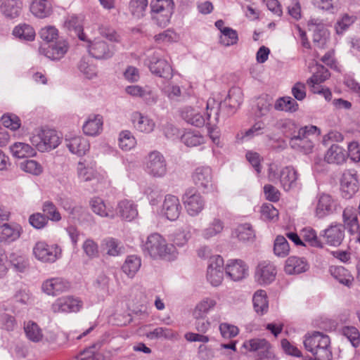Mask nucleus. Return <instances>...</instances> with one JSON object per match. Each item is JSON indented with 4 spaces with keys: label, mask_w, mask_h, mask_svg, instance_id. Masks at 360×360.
I'll return each instance as SVG.
<instances>
[{
    "label": "nucleus",
    "mask_w": 360,
    "mask_h": 360,
    "mask_svg": "<svg viewBox=\"0 0 360 360\" xmlns=\"http://www.w3.org/2000/svg\"><path fill=\"white\" fill-rule=\"evenodd\" d=\"M143 250L153 259H172L177 252L173 244H169L159 233L149 235L143 245Z\"/></svg>",
    "instance_id": "nucleus-1"
},
{
    "label": "nucleus",
    "mask_w": 360,
    "mask_h": 360,
    "mask_svg": "<svg viewBox=\"0 0 360 360\" xmlns=\"http://www.w3.org/2000/svg\"><path fill=\"white\" fill-rule=\"evenodd\" d=\"M303 343L304 348L311 352L314 357L332 360L333 353L330 339L328 335L314 331L311 334H307L304 336Z\"/></svg>",
    "instance_id": "nucleus-2"
},
{
    "label": "nucleus",
    "mask_w": 360,
    "mask_h": 360,
    "mask_svg": "<svg viewBox=\"0 0 360 360\" xmlns=\"http://www.w3.org/2000/svg\"><path fill=\"white\" fill-rule=\"evenodd\" d=\"M236 91H230L227 98L224 100V103L217 101L214 98H209L206 103V123L207 125H216L219 122V115L221 106H229V110L225 112L223 110L224 117H228L232 115L235 109L240 105V99H235L234 96Z\"/></svg>",
    "instance_id": "nucleus-3"
},
{
    "label": "nucleus",
    "mask_w": 360,
    "mask_h": 360,
    "mask_svg": "<svg viewBox=\"0 0 360 360\" xmlns=\"http://www.w3.org/2000/svg\"><path fill=\"white\" fill-rule=\"evenodd\" d=\"M320 131L316 126L310 125L300 127L296 136L289 139L290 147L304 154L312 153L314 142Z\"/></svg>",
    "instance_id": "nucleus-4"
},
{
    "label": "nucleus",
    "mask_w": 360,
    "mask_h": 360,
    "mask_svg": "<svg viewBox=\"0 0 360 360\" xmlns=\"http://www.w3.org/2000/svg\"><path fill=\"white\" fill-rule=\"evenodd\" d=\"M30 141L39 152L53 150L57 148L60 142L56 131L49 129L35 130L30 137Z\"/></svg>",
    "instance_id": "nucleus-5"
},
{
    "label": "nucleus",
    "mask_w": 360,
    "mask_h": 360,
    "mask_svg": "<svg viewBox=\"0 0 360 360\" xmlns=\"http://www.w3.org/2000/svg\"><path fill=\"white\" fill-rule=\"evenodd\" d=\"M145 171L153 178L164 177L167 172V161L163 155L157 150L148 153L145 160Z\"/></svg>",
    "instance_id": "nucleus-6"
},
{
    "label": "nucleus",
    "mask_w": 360,
    "mask_h": 360,
    "mask_svg": "<svg viewBox=\"0 0 360 360\" xmlns=\"http://www.w3.org/2000/svg\"><path fill=\"white\" fill-rule=\"evenodd\" d=\"M150 6L157 23L161 27L167 26L174 12L173 0H152Z\"/></svg>",
    "instance_id": "nucleus-7"
},
{
    "label": "nucleus",
    "mask_w": 360,
    "mask_h": 360,
    "mask_svg": "<svg viewBox=\"0 0 360 360\" xmlns=\"http://www.w3.org/2000/svg\"><path fill=\"white\" fill-rule=\"evenodd\" d=\"M32 252L38 261L51 264L61 257L62 250L57 244L49 245L44 241H38L34 244Z\"/></svg>",
    "instance_id": "nucleus-8"
},
{
    "label": "nucleus",
    "mask_w": 360,
    "mask_h": 360,
    "mask_svg": "<svg viewBox=\"0 0 360 360\" xmlns=\"http://www.w3.org/2000/svg\"><path fill=\"white\" fill-rule=\"evenodd\" d=\"M162 51L157 50L149 58V69L150 72L160 77L169 79L173 76L171 65L164 59Z\"/></svg>",
    "instance_id": "nucleus-9"
},
{
    "label": "nucleus",
    "mask_w": 360,
    "mask_h": 360,
    "mask_svg": "<svg viewBox=\"0 0 360 360\" xmlns=\"http://www.w3.org/2000/svg\"><path fill=\"white\" fill-rule=\"evenodd\" d=\"M182 200L188 215L198 216L205 207V200L200 193L195 188L186 190Z\"/></svg>",
    "instance_id": "nucleus-10"
},
{
    "label": "nucleus",
    "mask_w": 360,
    "mask_h": 360,
    "mask_svg": "<svg viewBox=\"0 0 360 360\" xmlns=\"http://www.w3.org/2000/svg\"><path fill=\"white\" fill-rule=\"evenodd\" d=\"M82 306L83 303L79 298L68 295L57 298L52 303L51 309L54 314L77 313Z\"/></svg>",
    "instance_id": "nucleus-11"
},
{
    "label": "nucleus",
    "mask_w": 360,
    "mask_h": 360,
    "mask_svg": "<svg viewBox=\"0 0 360 360\" xmlns=\"http://www.w3.org/2000/svg\"><path fill=\"white\" fill-rule=\"evenodd\" d=\"M181 210V205L176 196L171 194H167L165 196L160 209V214L162 217L171 221H174L179 217Z\"/></svg>",
    "instance_id": "nucleus-12"
},
{
    "label": "nucleus",
    "mask_w": 360,
    "mask_h": 360,
    "mask_svg": "<svg viewBox=\"0 0 360 360\" xmlns=\"http://www.w3.org/2000/svg\"><path fill=\"white\" fill-rule=\"evenodd\" d=\"M310 31L313 32V42L320 49L326 47L329 40L330 32L322 20L317 18L310 19L308 22Z\"/></svg>",
    "instance_id": "nucleus-13"
},
{
    "label": "nucleus",
    "mask_w": 360,
    "mask_h": 360,
    "mask_svg": "<svg viewBox=\"0 0 360 360\" xmlns=\"http://www.w3.org/2000/svg\"><path fill=\"white\" fill-rule=\"evenodd\" d=\"M326 243L330 246H339L345 238V226L340 223L333 222L320 234Z\"/></svg>",
    "instance_id": "nucleus-14"
},
{
    "label": "nucleus",
    "mask_w": 360,
    "mask_h": 360,
    "mask_svg": "<svg viewBox=\"0 0 360 360\" xmlns=\"http://www.w3.org/2000/svg\"><path fill=\"white\" fill-rule=\"evenodd\" d=\"M277 271L274 264L269 261H263L258 264L255 273V281L260 285H269L276 278Z\"/></svg>",
    "instance_id": "nucleus-15"
},
{
    "label": "nucleus",
    "mask_w": 360,
    "mask_h": 360,
    "mask_svg": "<svg viewBox=\"0 0 360 360\" xmlns=\"http://www.w3.org/2000/svg\"><path fill=\"white\" fill-rule=\"evenodd\" d=\"M340 190L342 196L350 199L359 190V184L356 174L351 170L345 171L341 179Z\"/></svg>",
    "instance_id": "nucleus-16"
},
{
    "label": "nucleus",
    "mask_w": 360,
    "mask_h": 360,
    "mask_svg": "<svg viewBox=\"0 0 360 360\" xmlns=\"http://www.w3.org/2000/svg\"><path fill=\"white\" fill-rule=\"evenodd\" d=\"M130 120L134 128L142 133L150 134L153 131L155 127L154 120L139 111L133 112Z\"/></svg>",
    "instance_id": "nucleus-17"
},
{
    "label": "nucleus",
    "mask_w": 360,
    "mask_h": 360,
    "mask_svg": "<svg viewBox=\"0 0 360 360\" xmlns=\"http://www.w3.org/2000/svg\"><path fill=\"white\" fill-rule=\"evenodd\" d=\"M193 183L200 189L208 190L212 187V172L210 167H198L192 175Z\"/></svg>",
    "instance_id": "nucleus-18"
},
{
    "label": "nucleus",
    "mask_w": 360,
    "mask_h": 360,
    "mask_svg": "<svg viewBox=\"0 0 360 360\" xmlns=\"http://www.w3.org/2000/svg\"><path fill=\"white\" fill-rule=\"evenodd\" d=\"M22 233V226L16 223H4L0 226V242L10 244L17 240Z\"/></svg>",
    "instance_id": "nucleus-19"
},
{
    "label": "nucleus",
    "mask_w": 360,
    "mask_h": 360,
    "mask_svg": "<svg viewBox=\"0 0 360 360\" xmlns=\"http://www.w3.org/2000/svg\"><path fill=\"white\" fill-rule=\"evenodd\" d=\"M336 207V203L331 195L326 193H321L318 196V201L315 209L316 216L323 218L332 214Z\"/></svg>",
    "instance_id": "nucleus-20"
},
{
    "label": "nucleus",
    "mask_w": 360,
    "mask_h": 360,
    "mask_svg": "<svg viewBox=\"0 0 360 360\" xmlns=\"http://www.w3.org/2000/svg\"><path fill=\"white\" fill-rule=\"evenodd\" d=\"M243 346L250 352H257L259 356L274 358L271 345L265 339H251L244 342Z\"/></svg>",
    "instance_id": "nucleus-21"
},
{
    "label": "nucleus",
    "mask_w": 360,
    "mask_h": 360,
    "mask_svg": "<svg viewBox=\"0 0 360 360\" xmlns=\"http://www.w3.org/2000/svg\"><path fill=\"white\" fill-rule=\"evenodd\" d=\"M89 52L96 59H108L113 56L115 50L112 46H108L104 41L96 39L90 42Z\"/></svg>",
    "instance_id": "nucleus-22"
},
{
    "label": "nucleus",
    "mask_w": 360,
    "mask_h": 360,
    "mask_svg": "<svg viewBox=\"0 0 360 360\" xmlns=\"http://www.w3.org/2000/svg\"><path fill=\"white\" fill-rule=\"evenodd\" d=\"M70 288L69 283L62 278H51L44 281L41 289L48 295L56 296Z\"/></svg>",
    "instance_id": "nucleus-23"
},
{
    "label": "nucleus",
    "mask_w": 360,
    "mask_h": 360,
    "mask_svg": "<svg viewBox=\"0 0 360 360\" xmlns=\"http://www.w3.org/2000/svg\"><path fill=\"white\" fill-rule=\"evenodd\" d=\"M298 176L299 174L294 167L287 166L283 168L279 176L281 187L285 191L296 188L298 185Z\"/></svg>",
    "instance_id": "nucleus-24"
},
{
    "label": "nucleus",
    "mask_w": 360,
    "mask_h": 360,
    "mask_svg": "<svg viewBox=\"0 0 360 360\" xmlns=\"http://www.w3.org/2000/svg\"><path fill=\"white\" fill-rule=\"evenodd\" d=\"M181 116L187 123L197 127H202L206 123V119L199 110L198 107L186 106L181 110Z\"/></svg>",
    "instance_id": "nucleus-25"
},
{
    "label": "nucleus",
    "mask_w": 360,
    "mask_h": 360,
    "mask_svg": "<svg viewBox=\"0 0 360 360\" xmlns=\"http://www.w3.org/2000/svg\"><path fill=\"white\" fill-rule=\"evenodd\" d=\"M226 273L233 281H238L248 275V267L242 260H231L226 264Z\"/></svg>",
    "instance_id": "nucleus-26"
},
{
    "label": "nucleus",
    "mask_w": 360,
    "mask_h": 360,
    "mask_svg": "<svg viewBox=\"0 0 360 360\" xmlns=\"http://www.w3.org/2000/svg\"><path fill=\"white\" fill-rule=\"evenodd\" d=\"M117 214L123 220L131 221L138 216L137 205L131 200H120L116 207Z\"/></svg>",
    "instance_id": "nucleus-27"
},
{
    "label": "nucleus",
    "mask_w": 360,
    "mask_h": 360,
    "mask_svg": "<svg viewBox=\"0 0 360 360\" xmlns=\"http://www.w3.org/2000/svg\"><path fill=\"white\" fill-rule=\"evenodd\" d=\"M309 269V264L304 257L291 256L285 261V271L287 274H299L305 272Z\"/></svg>",
    "instance_id": "nucleus-28"
},
{
    "label": "nucleus",
    "mask_w": 360,
    "mask_h": 360,
    "mask_svg": "<svg viewBox=\"0 0 360 360\" xmlns=\"http://www.w3.org/2000/svg\"><path fill=\"white\" fill-rule=\"evenodd\" d=\"M30 11L36 18L44 19L52 14L53 6L49 0H33Z\"/></svg>",
    "instance_id": "nucleus-29"
},
{
    "label": "nucleus",
    "mask_w": 360,
    "mask_h": 360,
    "mask_svg": "<svg viewBox=\"0 0 360 360\" xmlns=\"http://www.w3.org/2000/svg\"><path fill=\"white\" fill-rule=\"evenodd\" d=\"M342 219L344 222L345 229H347L350 233H356L360 226L358 221V217L356 210L353 207H347L343 210Z\"/></svg>",
    "instance_id": "nucleus-30"
},
{
    "label": "nucleus",
    "mask_w": 360,
    "mask_h": 360,
    "mask_svg": "<svg viewBox=\"0 0 360 360\" xmlns=\"http://www.w3.org/2000/svg\"><path fill=\"white\" fill-rule=\"evenodd\" d=\"M103 124V117L101 115H91L83 124V131L88 136H96L101 132Z\"/></svg>",
    "instance_id": "nucleus-31"
},
{
    "label": "nucleus",
    "mask_w": 360,
    "mask_h": 360,
    "mask_svg": "<svg viewBox=\"0 0 360 360\" xmlns=\"http://www.w3.org/2000/svg\"><path fill=\"white\" fill-rule=\"evenodd\" d=\"M10 151L16 158H27L34 157L37 152L35 148L23 142H15L10 146Z\"/></svg>",
    "instance_id": "nucleus-32"
},
{
    "label": "nucleus",
    "mask_w": 360,
    "mask_h": 360,
    "mask_svg": "<svg viewBox=\"0 0 360 360\" xmlns=\"http://www.w3.org/2000/svg\"><path fill=\"white\" fill-rule=\"evenodd\" d=\"M65 144L72 153L79 156L84 155L89 148L87 140L81 136L66 139Z\"/></svg>",
    "instance_id": "nucleus-33"
},
{
    "label": "nucleus",
    "mask_w": 360,
    "mask_h": 360,
    "mask_svg": "<svg viewBox=\"0 0 360 360\" xmlns=\"http://www.w3.org/2000/svg\"><path fill=\"white\" fill-rule=\"evenodd\" d=\"M347 157V153L342 147L333 144L327 150L325 160L329 164L340 165L345 162Z\"/></svg>",
    "instance_id": "nucleus-34"
},
{
    "label": "nucleus",
    "mask_w": 360,
    "mask_h": 360,
    "mask_svg": "<svg viewBox=\"0 0 360 360\" xmlns=\"http://www.w3.org/2000/svg\"><path fill=\"white\" fill-rule=\"evenodd\" d=\"M45 50V56L51 60L62 58L68 49L65 41H58L55 44H49L47 47L42 48Z\"/></svg>",
    "instance_id": "nucleus-35"
},
{
    "label": "nucleus",
    "mask_w": 360,
    "mask_h": 360,
    "mask_svg": "<svg viewBox=\"0 0 360 360\" xmlns=\"http://www.w3.org/2000/svg\"><path fill=\"white\" fill-rule=\"evenodd\" d=\"M22 8V3L20 0H5L1 6V12L8 18L18 17Z\"/></svg>",
    "instance_id": "nucleus-36"
},
{
    "label": "nucleus",
    "mask_w": 360,
    "mask_h": 360,
    "mask_svg": "<svg viewBox=\"0 0 360 360\" xmlns=\"http://www.w3.org/2000/svg\"><path fill=\"white\" fill-rule=\"evenodd\" d=\"M65 27L82 41H86L83 32L82 19L76 15H71L65 22Z\"/></svg>",
    "instance_id": "nucleus-37"
},
{
    "label": "nucleus",
    "mask_w": 360,
    "mask_h": 360,
    "mask_svg": "<svg viewBox=\"0 0 360 360\" xmlns=\"http://www.w3.org/2000/svg\"><path fill=\"white\" fill-rule=\"evenodd\" d=\"M141 266V260L139 257L134 255H129L122 266V270L129 278H134Z\"/></svg>",
    "instance_id": "nucleus-38"
},
{
    "label": "nucleus",
    "mask_w": 360,
    "mask_h": 360,
    "mask_svg": "<svg viewBox=\"0 0 360 360\" xmlns=\"http://www.w3.org/2000/svg\"><path fill=\"white\" fill-rule=\"evenodd\" d=\"M252 302L254 309L258 314L262 315L268 311L269 303L265 290H257L253 295Z\"/></svg>",
    "instance_id": "nucleus-39"
},
{
    "label": "nucleus",
    "mask_w": 360,
    "mask_h": 360,
    "mask_svg": "<svg viewBox=\"0 0 360 360\" xmlns=\"http://www.w3.org/2000/svg\"><path fill=\"white\" fill-rule=\"evenodd\" d=\"M224 228V221L219 218H214L208 226L202 229V236L203 238L208 240L221 233Z\"/></svg>",
    "instance_id": "nucleus-40"
},
{
    "label": "nucleus",
    "mask_w": 360,
    "mask_h": 360,
    "mask_svg": "<svg viewBox=\"0 0 360 360\" xmlns=\"http://www.w3.org/2000/svg\"><path fill=\"white\" fill-rule=\"evenodd\" d=\"M217 302L215 300L206 297L197 304L193 311L195 318H205L207 314L214 309Z\"/></svg>",
    "instance_id": "nucleus-41"
},
{
    "label": "nucleus",
    "mask_w": 360,
    "mask_h": 360,
    "mask_svg": "<svg viewBox=\"0 0 360 360\" xmlns=\"http://www.w3.org/2000/svg\"><path fill=\"white\" fill-rule=\"evenodd\" d=\"M24 330L26 337L32 342H39L43 338V333L39 326L33 321L25 323Z\"/></svg>",
    "instance_id": "nucleus-42"
},
{
    "label": "nucleus",
    "mask_w": 360,
    "mask_h": 360,
    "mask_svg": "<svg viewBox=\"0 0 360 360\" xmlns=\"http://www.w3.org/2000/svg\"><path fill=\"white\" fill-rule=\"evenodd\" d=\"M91 210L97 215L101 217L114 218L113 213L110 212L107 208L103 199L100 198H94L90 200Z\"/></svg>",
    "instance_id": "nucleus-43"
},
{
    "label": "nucleus",
    "mask_w": 360,
    "mask_h": 360,
    "mask_svg": "<svg viewBox=\"0 0 360 360\" xmlns=\"http://www.w3.org/2000/svg\"><path fill=\"white\" fill-rule=\"evenodd\" d=\"M146 336L150 340H172L176 338V333L170 328L166 327H158L153 330L148 332Z\"/></svg>",
    "instance_id": "nucleus-44"
},
{
    "label": "nucleus",
    "mask_w": 360,
    "mask_h": 360,
    "mask_svg": "<svg viewBox=\"0 0 360 360\" xmlns=\"http://www.w3.org/2000/svg\"><path fill=\"white\" fill-rule=\"evenodd\" d=\"M13 34L20 39L32 41L34 39L35 32L32 26L22 24L16 26L13 30Z\"/></svg>",
    "instance_id": "nucleus-45"
},
{
    "label": "nucleus",
    "mask_w": 360,
    "mask_h": 360,
    "mask_svg": "<svg viewBox=\"0 0 360 360\" xmlns=\"http://www.w3.org/2000/svg\"><path fill=\"white\" fill-rule=\"evenodd\" d=\"M274 108L277 110L292 112L297 110L298 104L292 98L285 96L278 98L275 103Z\"/></svg>",
    "instance_id": "nucleus-46"
},
{
    "label": "nucleus",
    "mask_w": 360,
    "mask_h": 360,
    "mask_svg": "<svg viewBox=\"0 0 360 360\" xmlns=\"http://www.w3.org/2000/svg\"><path fill=\"white\" fill-rule=\"evenodd\" d=\"M110 278L104 274L98 276L94 283L95 292L102 297L109 295Z\"/></svg>",
    "instance_id": "nucleus-47"
},
{
    "label": "nucleus",
    "mask_w": 360,
    "mask_h": 360,
    "mask_svg": "<svg viewBox=\"0 0 360 360\" xmlns=\"http://www.w3.org/2000/svg\"><path fill=\"white\" fill-rule=\"evenodd\" d=\"M357 18L354 15L343 14L336 22L335 25V32L338 34H342L352 24H354Z\"/></svg>",
    "instance_id": "nucleus-48"
},
{
    "label": "nucleus",
    "mask_w": 360,
    "mask_h": 360,
    "mask_svg": "<svg viewBox=\"0 0 360 360\" xmlns=\"http://www.w3.org/2000/svg\"><path fill=\"white\" fill-rule=\"evenodd\" d=\"M77 174L82 181H89L96 178V171L93 166L79 162L77 165Z\"/></svg>",
    "instance_id": "nucleus-49"
},
{
    "label": "nucleus",
    "mask_w": 360,
    "mask_h": 360,
    "mask_svg": "<svg viewBox=\"0 0 360 360\" xmlns=\"http://www.w3.org/2000/svg\"><path fill=\"white\" fill-rule=\"evenodd\" d=\"M41 210L44 212V215L47 219V221L51 220L58 222L61 220V215L58 208L51 201H45L42 205Z\"/></svg>",
    "instance_id": "nucleus-50"
},
{
    "label": "nucleus",
    "mask_w": 360,
    "mask_h": 360,
    "mask_svg": "<svg viewBox=\"0 0 360 360\" xmlns=\"http://www.w3.org/2000/svg\"><path fill=\"white\" fill-rule=\"evenodd\" d=\"M182 142L188 147H195L205 142L204 137L198 131H187L181 136Z\"/></svg>",
    "instance_id": "nucleus-51"
},
{
    "label": "nucleus",
    "mask_w": 360,
    "mask_h": 360,
    "mask_svg": "<svg viewBox=\"0 0 360 360\" xmlns=\"http://www.w3.org/2000/svg\"><path fill=\"white\" fill-rule=\"evenodd\" d=\"M119 146L123 150H129L134 148L136 141L130 131H122L120 132L118 139Z\"/></svg>",
    "instance_id": "nucleus-52"
},
{
    "label": "nucleus",
    "mask_w": 360,
    "mask_h": 360,
    "mask_svg": "<svg viewBox=\"0 0 360 360\" xmlns=\"http://www.w3.org/2000/svg\"><path fill=\"white\" fill-rule=\"evenodd\" d=\"M234 233L239 240L243 242L252 240L255 238V231L249 224L239 225L236 229Z\"/></svg>",
    "instance_id": "nucleus-53"
},
{
    "label": "nucleus",
    "mask_w": 360,
    "mask_h": 360,
    "mask_svg": "<svg viewBox=\"0 0 360 360\" xmlns=\"http://www.w3.org/2000/svg\"><path fill=\"white\" fill-rule=\"evenodd\" d=\"M102 245L104 250L110 256H117L122 252V247L120 243L112 238H108L103 240Z\"/></svg>",
    "instance_id": "nucleus-54"
},
{
    "label": "nucleus",
    "mask_w": 360,
    "mask_h": 360,
    "mask_svg": "<svg viewBox=\"0 0 360 360\" xmlns=\"http://www.w3.org/2000/svg\"><path fill=\"white\" fill-rule=\"evenodd\" d=\"M332 276L340 283L349 286L352 283L351 276L347 270L342 266H334L330 268Z\"/></svg>",
    "instance_id": "nucleus-55"
},
{
    "label": "nucleus",
    "mask_w": 360,
    "mask_h": 360,
    "mask_svg": "<svg viewBox=\"0 0 360 360\" xmlns=\"http://www.w3.org/2000/svg\"><path fill=\"white\" fill-rule=\"evenodd\" d=\"M278 127L281 129L283 134L287 137L291 139L294 135L298 133L300 127H298L295 122L290 120H281L278 123Z\"/></svg>",
    "instance_id": "nucleus-56"
},
{
    "label": "nucleus",
    "mask_w": 360,
    "mask_h": 360,
    "mask_svg": "<svg viewBox=\"0 0 360 360\" xmlns=\"http://www.w3.org/2000/svg\"><path fill=\"white\" fill-rule=\"evenodd\" d=\"M274 251L278 257H284L290 251L289 244L285 237L278 236L274 241Z\"/></svg>",
    "instance_id": "nucleus-57"
},
{
    "label": "nucleus",
    "mask_w": 360,
    "mask_h": 360,
    "mask_svg": "<svg viewBox=\"0 0 360 360\" xmlns=\"http://www.w3.org/2000/svg\"><path fill=\"white\" fill-rule=\"evenodd\" d=\"M341 334L346 337L354 347L360 345V333L354 326H345L341 329Z\"/></svg>",
    "instance_id": "nucleus-58"
},
{
    "label": "nucleus",
    "mask_w": 360,
    "mask_h": 360,
    "mask_svg": "<svg viewBox=\"0 0 360 360\" xmlns=\"http://www.w3.org/2000/svg\"><path fill=\"white\" fill-rule=\"evenodd\" d=\"M147 7L148 0H131L129 2L130 11L136 18L143 17Z\"/></svg>",
    "instance_id": "nucleus-59"
},
{
    "label": "nucleus",
    "mask_w": 360,
    "mask_h": 360,
    "mask_svg": "<svg viewBox=\"0 0 360 360\" xmlns=\"http://www.w3.org/2000/svg\"><path fill=\"white\" fill-rule=\"evenodd\" d=\"M20 167L24 172L36 176L39 175L43 172L41 165L34 160H28L22 162L20 164Z\"/></svg>",
    "instance_id": "nucleus-60"
},
{
    "label": "nucleus",
    "mask_w": 360,
    "mask_h": 360,
    "mask_svg": "<svg viewBox=\"0 0 360 360\" xmlns=\"http://www.w3.org/2000/svg\"><path fill=\"white\" fill-rule=\"evenodd\" d=\"M272 105V98L267 95L257 98V109L259 116H264L269 113Z\"/></svg>",
    "instance_id": "nucleus-61"
},
{
    "label": "nucleus",
    "mask_w": 360,
    "mask_h": 360,
    "mask_svg": "<svg viewBox=\"0 0 360 360\" xmlns=\"http://www.w3.org/2000/svg\"><path fill=\"white\" fill-rule=\"evenodd\" d=\"M314 65L316 66V72L309 78V82H315L322 83L329 78L330 72L326 68L322 65L318 64L317 63H314Z\"/></svg>",
    "instance_id": "nucleus-62"
},
{
    "label": "nucleus",
    "mask_w": 360,
    "mask_h": 360,
    "mask_svg": "<svg viewBox=\"0 0 360 360\" xmlns=\"http://www.w3.org/2000/svg\"><path fill=\"white\" fill-rule=\"evenodd\" d=\"M237 32L232 28L224 29L222 34L220 37V43L224 46H229L236 44L238 41Z\"/></svg>",
    "instance_id": "nucleus-63"
},
{
    "label": "nucleus",
    "mask_w": 360,
    "mask_h": 360,
    "mask_svg": "<svg viewBox=\"0 0 360 360\" xmlns=\"http://www.w3.org/2000/svg\"><path fill=\"white\" fill-rule=\"evenodd\" d=\"M302 236L304 240L310 245L322 248L321 242L318 239L316 231L311 228H305L302 231Z\"/></svg>",
    "instance_id": "nucleus-64"
}]
</instances>
